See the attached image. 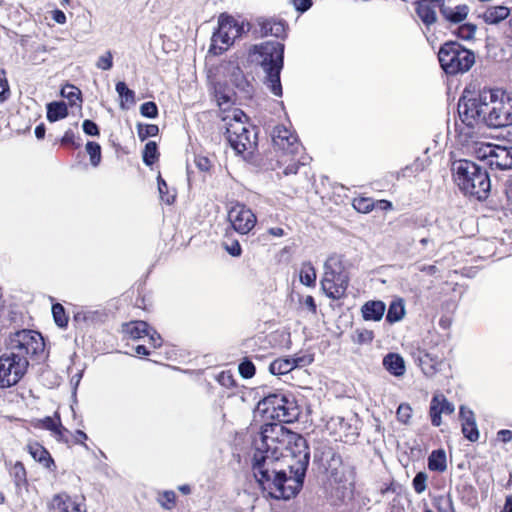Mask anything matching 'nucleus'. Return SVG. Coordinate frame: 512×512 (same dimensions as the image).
Here are the masks:
<instances>
[{"label":"nucleus","instance_id":"1","mask_svg":"<svg viewBox=\"0 0 512 512\" xmlns=\"http://www.w3.org/2000/svg\"><path fill=\"white\" fill-rule=\"evenodd\" d=\"M279 457V465L272 467L270 477L263 480V490L271 498L289 500L302 488L309 465L306 440L292 432Z\"/></svg>","mask_w":512,"mask_h":512},{"label":"nucleus","instance_id":"2","mask_svg":"<svg viewBox=\"0 0 512 512\" xmlns=\"http://www.w3.org/2000/svg\"><path fill=\"white\" fill-rule=\"evenodd\" d=\"M291 434L292 431L288 430L282 422L267 423L262 426L260 442L255 441L256 451L253 456L254 475L262 488L263 480L270 477L272 467L279 465V456Z\"/></svg>","mask_w":512,"mask_h":512},{"label":"nucleus","instance_id":"3","mask_svg":"<svg viewBox=\"0 0 512 512\" xmlns=\"http://www.w3.org/2000/svg\"><path fill=\"white\" fill-rule=\"evenodd\" d=\"M454 178L459 188L478 200L488 197L491 182L487 171L469 160H458L452 164Z\"/></svg>","mask_w":512,"mask_h":512},{"label":"nucleus","instance_id":"4","mask_svg":"<svg viewBox=\"0 0 512 512\" xmlns=\"http://www.w3.org/2000/svg\"><path fill=\"white\" fill-rule=\"evenodd\" d=\"M256 61L265 72V83L275 96L282 95L280 72L283 67L284 44L268 41L255 46Z\"/></svg>","mask_w":512,"mask_h":512},{"label":"nucleus","instance_id":"5","mask_svg":"<svg viewBox=\"0 0 512 512\" xmlns=\"http://www.w3.org/2000/svg\"><path fill=\"white\" fill-rule=\"evenodd\" d=\"M485 124L491 128L512 125V93L501 89L483 90Z\"/></svg>","mask_w":512,"mask_h":512},{"label":"nucleus","instance_id":"6","mask_svg":"<svg viewBox=\"0 0 512 512\" xmlns=\"http://www.w3.org/2000/svg\"><path fill=\"white\" fill-rule=\"evenodd\" d=\"M349 274L340 256H330L324 263V273L320 281L321 289L333 300L345 296L349 285Z\"/></svg>","mask_w":512,"mask_h":512},{"label":"nucleus","instance_id":"7","mask_svg":"<svg viewBox=\"0 0 512 512\" xmlns=\"http://www.w3.org/2000/svg\"><path fill=\"white\" fill-rule=\"evenodd\" d=\"M438 59L443 70L451 75L468 71L475 62L474 53L457 42L442 45Z\"/></svg>","mask_w":512,"mask_h":512},{"label":"nucleus","instance_id":"8","mask_svg":"<svg viewBox=\"0 0 512 512\" xmlns=\"http://www.w3.org/2000/svg\"><path fill=\"white\" fill-rule=\"evenodd\" d=\"M44 349L45 343L42 335L34 330H19L11 334L7 341V350L25 360L42 354Z\"/></svg>","mask_w":512,"mask_h":512},{"label":"nucleus","instance_id":"9","mask_svg":"<svg viewBox=\"0 0 512 512\" xmlns=\"http://www.w3.org/2000/svg\"><path fill=\"white\" fill-rule=\"evenodd\" d=\"M243 32V26L232 16L221 14L218 17V29L211 37L209 53L220 55L225 52L234 40Z\"/></svg>","mask_w":512,"mask_h":512},{"label":"nucleus","instance_id":"10","mask_svg":"<svg viewBox=\"0 0 512 512\" xmlns=\"http://www.w3.org/2000/svg\"><path fill=\"white\" fill-rule=\"evenodd\" d=\"M243 117H245V114L242 111L234 110L232 117L225 124L226 139L237 154L253 148L256 143L255 135L251 137V132L242 121Z\"/></svg>","mask_w":512,"mask_h":512},{"label":"nucleus","instance_id":"11","mask_svg":"<svg viewBox=\"0 0 512 512\" xmlns=\"http://www.w3.org/2000/svg\"><path fill=\"white\" fill-rule=\"evenodd\" d=\"M29 360L21 359L7 350L0 357V387L6 388L17 384L27 372Z\"/></svg>","mask_w":512,"mask_h":512},{"label":"nucleus","instance_id":"12","mask_svg":"<svg viewBox=\"0 0 512 512\" xmlns=\"http://www.w3.org/2000/svg\"><path fill=\"white\" fill-rule=\"evenodd\" d=\"M288 400L282 394H271L258 403L260 411L266 419L277 422L288 423L292 421L293 415Z\"/></svg>","mask_w":512,"mask_h":512},{"label":"nucleus","instance_id":"13","mask_svg":"<svg viewBox=\"0 0 512 512\" xmlns=\"http://www.w3.org/2000/svg\"><path fill=\"white\" fill-rule=\"evenodd\" d=\"M483 91L478 98L463 100L458 104V114L461 121L467 126L473 127L477 122L485 124L486 115L484 112Z\"/></svg>","mask_w":512,"mask_h":512},{"label":"nucleus","instance_id":"14","mask_svg":"<svg viewBox=\"0 0 512 512\" xmlns=\"http://www.w3.org/2000/svg\"><path fill=\"white\" fill-rule=\"evenodd\" d=\"M272 141L276 149L287 155H296L302 148L297 135L284 125H278L273 129Z\"/></svg>","mask_w":512,"mask_h":512},{"label":"nucleus","instance_id":"15","mask_svg":"<svg viewBox=\"0 0 512 512\" xmlns=\"http://www.w3.org/2000/svg\"><path fill=\"white\" fill-rule=\"evenodd\" d=\"M228 218L233 228L241 234H247L256 223V216L243 204L231 207Z\"/></svg>","mask_w":512,"mask_h":512},{"label":"nucleus","instance_id":"16","mask_svg":"<svg viewBox=\"0 0 512 512\" xmlns=\"http://www.w3.org/2000/svg\"><path fill=\"white\" fill-rule=\"evenodd\" d=\"M454 405L447 401L443 395H435L431 400L430 416L434 426L441 425V414H452Z\"/></svg>","mask_w":512,"mask_h":512},{"label":"nucleus","instance_id":"17","mask_svg":"<svg viewBox=\"0 0 512 512\" xmlns=\"http://www.w3.org/2000/svg\"><path fill=\"white\" fill-rule=\"evenodd\" d=\"M42 426L51 431L52 435L55 437V439L59 442H63L68 444L69 438L67 435L69 434V431L62 425L60 417L58 413H55V418L52 417H46L42 420Z\"/></svg>","mask_w":512,"mask_h":512},{"label":"nucleus","instance_id":"18","mask_svg":"<svg viewBox=\"0 0 512 512\" xmlns=\"http://www.w3.org/2000/svg\"><path fill=\"white\" fill-rule=\"evenodd\" d=\"M510 15V9L503 5L488 6L479 17L488 25H496L507 19Z\"/></svg>","mask_w":512,"mask_h":512},{"label":"nucleus","instance_id":"19","mask_svg":"<svg viewBox=\"0 0 512 512\" xmlns=\"http://www.w3.org/2000/svg\"><path fill=\"white\" fill-rule=\"evenodd\" d=\"M27 450L32 458L49 470H55L56 465L50 453L39 443L34 442L27 445Z\"/></svg>","mask_w":512,"mask_h":512},{"label":"nucleus","instance_id":"20","mask_svg":"<svg viewBox=\"0 0 512 512\" xmlns=\"http://www.w3.org/2000/svg\"><path fill=\"white\" fill-rule=\"evenodd\" d=\"M384 368L392 375L401 377L406 372L405 361L398 353H388L383 358Z\"/></svg>","mask_w":512,"mask_h":512},{"label":"nucleus","instance_id":"21","mask_svg":"<svg viewBox=\"0 0 512 512\" xmlns=\"http://www.w3.org/2000/svg\"><path fill=\"white\" fill-rule=\"evenodd\" d=\"M490 166L499 170L512 169V147L498 145Z\"/></svg>","mask_w":512,"mask_h":512},{"label":"nucleus","instance_id":"22","mask_svg":"<svg viewBox=\"0 0 512 512\" xmlns=\"http://www.w3.org/2000/svg\"><path fill=\"white\" fill-rule=\"evenodd\" d=\"M386 306L382 301H368L362 308V316L366 321H380L385 313Z\"/></svg>","mask_w":512,"mask_h":512},{"label":"nucleus","instance_id":"23","mask_svg":"<svg viewBox=\"0 0 512 512\" xmlns=\"http://www.w3.org/2000/svg\"><path fill=\"white\" fill-rule=\"evenodd\" d=\"M258 26L260 27L259 33L261 36L272 35L280 37L285 31L284 24L282 22H276L271 19L259 18L257 20Z\"/></svg>","mask_w":512,"mask_h":512},{"label":"nucleus","instance_id":"24","mask_svg":"<svg viewBox=\"0 0 512 512\" xmlns=\"http://www.w3.org/2000/svg\"><path fill=\"white\" fill-rule=\"evenodd\" d=\"M229 81L243 94H251L252 85L239 67H232L229 74Z\"/></svg>","mask_w":512,"mask_h":512},{"label":"nucleus","instance_id":"25","mask_svg":"<svg viewBox=\"0 0 512 512\" xmlns=\"http://www.w3.org/2000/svg\"><path fill=\"white\" fill-rule=\"evenodd\" d=\"M469 12V8L466 5H458L454 8L452 7H442L441 15L449 22L458 24L466 19Z\"/></svg>","mask_w":512,"mask_h":512},{"label":"nucleus","instance_id":"26","mask_svg":"<svg viewBox=\"0 0 512 512\" xmlns=\"http://www.w3.org/2000/svg\"><path fill=\"white\" fill-rule=\"evenodd\" d=\"M416 13L427 28L437 21V15L434 7H432L430 3H426L424 0H420L416 3Z\"/></svg>","mask_w":512,"mask_h":512},{"label":"nucleus","instance_id":"27","mask_svg":"<svg viewBox=\"0 0 512 512\" xmlns=\"http://www.w3.org/2000/svg\"><path fill=\"white\" fill-rule=\"evenodd\" d=\"M149 326L144 321H132L123 325V333L130 339L137 340L148 334Z\"/></svg>","mask_w":512,"mask_h":512},{"label":"nucleus","instance_id":"28","mask_svg":"<svg viewBox=\"0 0 512 512\" xmlns=\"http://www.w3.org/2000/svg\"><path fill=\"white\" fill-rule=\"evenodd\" d=\"M428 468L441 473L447 469V459L444 450H435L430 454L428 458Z\"/></svg>","mask_w":512,"mask_h":512},{"label":"nucleus","instance_id":"29","mask_svg":"<svg viewBox=\"0 0 512 512\" xmlns=\"http://www.w3.org/2000/svg\"><path fill=\"white\" fill-rule=\"evenodd\" d=\"M405 315V305L402 299L391 302L386 315V320L393 324L403 319Z\"/></svg>","mask_w":512,"mask_h":512},{"label":"nucleus","instance_id":"30","mask_svg":"<svg viewBox=\"0 0 512 512\" xmlns=\"http://www.w3.org/2000/svg\"><path fill=\"white\" fill-rule=\"evenodd\" d=\"M67 114V106L64 102H52L47 105V119L50 122L63 119Z\"/></svg>","mask_w":512,"mask_h":512},{"label":"nucleus","instance_id":"31","mask_svg":"<svg viewBox=\"0 0 512 512\" xmlns=\"http://www.w3.org/2000/svg\"><path fill=\"white\" fill-rule=\"evenodd\" d=\"M300 282L306 286H314L316 282V270L310 262L302 264L300 269Z\"/></svg>","mask_w":512,"mask_h":512},{"label":"nucleus","instance_id":"32","mask_svg":"<svg viewBox=\"0 0 512 512\" xmlns=\"http://www.w3.org/2000/svg\"><path fill=\"white\" fill-rule=\"evenodd\" d=\"M269 371L273 375H284L292 371L291 363L288 358H279L274 360L270 366Z\"/></svg>","mask_w":512,"mask_h":512},{"label":"nucleus","instance_id":"33","mask_svg":"<svg viewBox=\"0 0 512 512\" xmlns=\"http://www.w3.org/2000/svg\"><path fill=\"white\" fill-rule=\"evenodd\" d=\"M234 94L235 93L233 91L229 89L226 90L221 85L217 86L215 89L216 101L220 107L233 103Z\"/></svg>","mask_w":512,"mask_h":512},{"label":"nucleus","instance_id":"34","mask_svg":"<svg viewBox=\"0 0 512 512\" xmlns=\"http://www.w3.org/2000/svg\"><path fill=\"white\" fill-rule=\"evenodd\" d=\"M497 146L498 145H494V144H490V143L481 144L476 149V155L479 159L487 160L488 164L490 165L491 160H493V158H494Z\"/></svg>","mask_w":512,"mask_h":512},{"label":"nucleus","instance_id":"35","mask_svg":"<svg viewBox=\"0 0 512 512\" xmlns=\"http://www.w3.org/2000/svg\"><path fill=\"white\" fill-rule=\"evenodd\" d=\"M117 93L121 97L122 101L133 104L135 102V93L131 89L127 87L124 82H118L115 87ZM121 106L123 107V102H121Z\"/></svg>","mask_w":512,"mask_h":512},{"label":"nucleus","instance_id":"36","mask_svg":"<svg viewBox=\"0 0 512 512\" xmlns=\"http://www.w3.org/2000/svg\"><path fill=\"white\" fill-rule=\"evenodd\" d=\"M157 145L155 142L150 141L145 145L143 151V161L146 165H152L157 159Z\"/></svg>","mask_w":512,"mask_h":512},{"label":"nucleus","instance_id":"37","mask_svg":"<svg viewBox=\"0 0 512 512\" xmlns=\"http://www.w3.org/2000/svg\"><path fill=\"white\" fill-rule=\"evenodd\" d=\"M374 339V333L368 329H357L353 336V341L356 344L364 345L370 344Z\"/></svg>","mask_w":512,"mask_h":512},{"label":"nucleus","instance_id":"38","mask_svg":"<svg viewBox=\"0 0 512 512\" xmlns=\"http://www.w3.org/2000/svg\"><path fill=\"white\" fill-rule=\"evenodd\" d=\"M87 153L90 156V161L93 166H97L101 160L100 145L95 142H88L86 144Z\"/></svg>","mask_w":512,"mask_h":512},{"label":"nucleus","instance_id":"39","mask_svg":"<svg viewBox=\"0 0 512 512\" xmlns=\"http://www.w3.org/2000/svg\"><path fill=\"white\" fill-rule=\"evenodd\" d=\"M52 314L55 323L59 327H65L67 325L68 319L65 315L64 307L61 304L57 303L52 306Z\"/></svg>","mask_w":512,"mask_h":512},{"label":"nucleus","instance_id":"40","mask_svg":"<svg viewBox=\"0 0 512 512\" xmlns=\"http://www.w3.org/2000/svg\"><path fill=\"white\" fill-rule=\"evenodd\" d=\"M138 137L143 141L148 137H152L158 134L159 128L154 124H139L137 127Z\"/></svg>","mask_w":512,"mask_h":512},{"label":"nucleus","instance_id":"41","mask_svg":"<svg viewBox=\"0 0 512 512\" xmlns=\"http://www.w3.org/2000/svg\"><path fill=\"white\" fill-rule=\"evenodd\" d=\"M462 433L469 441H477L479 438V431L476 422L462 423Z\"/></svg>","mask_w":512,"mask_h":512},{"label":"nucleus","instance_id":"42","mask_svg":"<svg viewBox=\"0 0 512 512\" xmlns=\"http://www.w3.org/2000/svg\"><path fill=\"white\" fill-rule=\"evenodd\" d=\"M68 499L69 497L67 495H55L51 502V509L55 510L56 512H69L67 505Z\"/></svg>","mask_w":512,"mask_h":512},{"label":"nucleus","instance_id":"43","mask_svg":"<svg viewBox=\"0 0 512 512\" xmlns=\"http://www.w3.org/2000/svg\"><path fill=\"white\" fill-rule=\"evenodd\" d=\"M354 208L361 213H368L375 208L374 201L370 198H359L353 202Z\"/></svg>","mask_w":512,"mask_h":512},{"label":"nucleus","instance_id":"44","mask_svg":"<svg viewBox=\"0 0 512 512\" xmlns=\"http://www.w3.org/2000/svg\"><path fill=\"white\" fill-rule=\"evenodd\" d=\"M397 419L403 424H407L412 416V408L407 403L399 405L396 411Z\"/></svg>","mask_w":512,"mask_h":512},{"label":"nucleus","instance_id":"45","mask_svg":"<svg viewBox=\"0 0 512 512\" xmlns=\"http://www.w3.org/2000/svg\"><path fill=\"white\" fill-rule=\"evenodd\" d=\"M427 474L425 472H419L416 474V476L413 479V488L416 493L421 494L423 493L427 488Z\"/></svg>","mask_w":512,"mask_h":512},{"label":"nucleus","instance_id":"46","mask_svg":"<svg viewBox=\"0 0 512 512\" xmlns=\"http://www.w3.org/2000/svg\"><path fill=\"white\" fill-rule=\"evenodd\" d=\"M140 113L147 118H155L158 115V109L154 102H145L140 107Z\"/></svg>","mask_w":512,"mask_h":512},{"label":"nucleus","instance_id":"47","mask_svg":"<svg viewBox=\"0 0 512 512\" xmlns=\"http://www.w3.org/2000/svg\"><path fill=\"white\" fill-rule=\"evenodd\" d=\"M476 33V26L473 24H464L458 28V36L464 40L474 38Z\"/></svg>","mask_w":512,"mask_h":512},{"label":"nucleus","instance_id":"48","mask_svg":"<svg viewBox=\"0 0 512 512\" xmlns=\"http://www.w3.org/2000/svg\"><path fill=\"white\" fill-rule=\"evenodd\" d=\"M239 373L243 378H251L255 374V366L251 361H243L239 365Z\"/></svg>","mask_w":512,"mask_h":512},{"label":"nucleus","instance_id":"49","mask_svg":"<svg viewBox=\"0 0 512 512\" xmlns=\"http://www.w3.org/2000/svg\"><path fill=\"white\" fill-rule=\"evenodd\" d=\"M175 493L173 491H165L159 496V503L166 509H171L175 503Z\"/></svg>","mask_w":512,"mask_h":512},{"label":"nucleus","instance_id":"50","mask_svg":"<svg viewBox=\"0 0 512 512\" xmlns=\"http://www.w3.org/2000/svg\"><path fill=\"white\" fill-rule=\"evenodd\" d=\"M96 66L99 69H102V70H109V69H111L112 66H113V56H112V53L110 51H107L105 54L101 55L98 58Z\"/></svg>","mask_w":512,"mask_h":512},{"label":"nucleus","instance_id":"51","mask_svg":"<svg viewBox=\"0 0 512 512\" xmlns=\"http://www.w3.org/2000/svg\"><path fill=\"white\" fill-rule=\"evenodd\" d=\"M289 362L291 363L292 370L297 367H305L312 362V358L307 355L303 356H292L288 357Z\"/></svg>","mask_w":512,"mask_h":512},{"label":"nucleus","instance_id":"52","mask_svg":"<svg viewBox=\"0 0 512 512\" xmlns=\"http://www.w3.org/2000/svg\"><path fill=\"white\" fill-rule=\"evenodd\" d=\"M61 94L64 97H67L71 101L72 104H75L74 98L76 100H80V90L72 85L64 87L61 91Z\"/></svg>","mask_w":512,"mask_h":512},{"label":"nucleus","instance_id":"53","mask_svg":"<svg viewBox=\"0 0 512 512\" xmlns=\"http://www.w3.org/2000/svg\"><path fill=\"white\" fill-rule=\"evenodd\" d=\"M225 250L232 256L237 257L241 255L242 249L237 240L232 241L230 244L227 242L223 243Z\"/></svg>","mask_w":512,"mask_h":512},{"label":"nucleus","instance_id":"54","mask_svg":"<svg viewBox=\"0 0 512 512\" xmlns=\"http://www.w3.org/2000/svg\"><path fill=\"white\" fill-rule=\"evenodd\" d=\"M69 438V443H75V444H84L85 440H87V435L82 430H77L75 433H70L67 435Z\"/></svg>","mask_w":512,"mask_h":512},{"label":"nucleus","instance_id":"55","mask_svg":"<svg viewBox=\"0 0 512 512\" xmlns=\"http://www.w3.org/2000/svg\"><path fill=\"white\" fill-rule=\"evenodd\" d=\"M158 190H159L160 197L163 201H165L167 204L172 203V201L174 200V196H170V195L165 196L166 190H167V184L161 178L158 179Z\"/></svg>","mask_w":512,"mask_h":512},{"label":"nucleus","instance_id":"56","mask_svg":"<svg viewBox=\"0 0 512 512\" xmlns=\"http://www.w3.org/2000/svg\"><path fill=\"white\" fill-rule=\"evenodd\" d=\"M9 93L8 82L5 77V73L0 72V101H4L7 98V94Z\"/></svg>","mask_w":512,"mask_h":512},{"label":"nucleus","instance_id":"57","mask_svg":"<svg viewBox=\"0 0 512 512\" xmlns=\"http://www.w3.org/2000/svg\"><path fill=\"white\" fill-rule=\"evenodd\" d=\"M83 131L90 136H96L99 134L97 125L91 120H85L82 124Z\"/></svg>","mask_w":512,"mask_h":512},{"label":"nucleus","instance_id":"58","mask_svg":"<svg viewBox=\"0 0 512 512\" xmlns=\"http://www.w3.org/2000/svg\"><path fill=\"white\" fill-rule=\"evenodd\" d=\"M460 417H461L462 423L476 422L473 411H471L470 409H467L464 406L460 407Z\"/></svg>","mask_w":512,"mask_h":512},{"label":"nucleus","instance_id":"59","mask_svg":"<svg viewBox=\"0 0 512 512\" xmlns=\"http://www.w3.org/2000/svg\"><path fill=\"white\" fill-rule=\"evenodd\" d=\"M293 6L301 13L306 12L312 6V0H293Z\"/></svg>","mask_w":512,"mask_h":512},{"label":"nucleus","instance_id":"60","mask_svg":"<svg viewBox=\"0 0 512 512\" xmlns=\"http://www.w3.org/2000/svg\"><path fill=\"white\" fill-rule=\"evenodd\" d=\"M195 164L201 171H208L211 167V162L207 157L197 156L195 158Z\"/></svg>","mask_w":512,"mask_h":512},{"label":"nucleus","instance_id":"61","mask_svg":"<svg viewBox=\"0 0 512 512\" xmlns=\"http://www.w3.org/2000/svg\"><path fill=\"white\" fill-rule=\"evenodd\" d=\"M304 165L305 164V161L304 160H297V161H293L292 163L288 164L285 168H284V171L283 173L285 175H290V174H296L297 171H298V168H299V165Z\"/></svg>","mask_w":512,"mask_h":512},{"label":"nucleus","instance_id":"62","mask_svg":"<svg viewBox=\"0 0 512 512\" xmlns=\"http://www.w3.org/2000/svg\"><path fill=\"white\" fill-rule=\"evenodd\" d=\"M146 336L149 338L153 347H159L161 345V337L156 331L148 329V334H146Z\"/></svg>","mask_w":512,"mask_h":512},{"label":"nucleus","instance_id":"63","mask_svg":"<svg viewBox=\"0 0 512 512\" xmlns=\"http://www.w3.org/2000/svg\"><path fill=\"white\" fill-rule=\"evenodd\" d=\"M442 503H445L447 504L448 507L452 508V500L449 497H438L437 499H435V505L438 509V512H447L446 509L442 507Z\"/></svg>","mask_w":512,"mask_h":512},{"label":"nucleus","instance_id":"64","mask_svg":"<svg viewBox=\"0 0 512 512\" xmlns=\"http://www.w3.org/2000/svg\"><path fill=\"white\" fill-rule=\"evenodd\" d=\"M75 136H74V133L71 129L67 130L62 139H61V143L63 145H75Z\"/></svg>","mask_w":512,"mask_h":512}]
</instances>
